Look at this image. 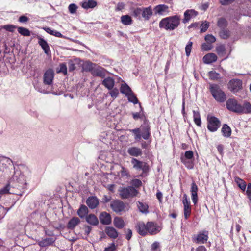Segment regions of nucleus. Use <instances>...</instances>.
I'll return each mask as SVG.
<instances>
[{
	"instance_id": "nucleus-1",
	"label": "nucleus",
	"mask_w": 251,
	"mask_h": 251,
	"mask_svg": "<svg viewBox=\"0 0 251 251\" xmlns=\"http://www.w3.org/2000/svg\"><path fill=\"white\" fill-rule=\"evenodd\" d=\"M136 229L139 234L145 236L148 233L150 235L156 234L161 230V228L153 222H148L146 224L144 222H139L137 224Z\"/></svg>"
},
{
	"instance_id": "nucleus-2",
	"label": "nucleus",
	"mask_w": 251,
	"mask_h": 251,
	"mask_svg": "<svg viewBox=\"0 0 251 251\" xmlns=\"http://www.w3.org/2000/svg\"><path fill=\"white\" fill-rule=\"evenodd\" d=\"M226 106L229 110L235 113H251V104L249 102H245L242 105L235 99L230 98L227 100Z\"/></svg>"
},
{
	"instance_id": "nucleus-3",
	"label": "nucleus",
	"mask_w": 251,
	"mask_h": 251,
	"mask_svg": "<svg viewBox=\"0 0 251 251\" xmlns=\"http://www.w3.org/2000/svg\"><path fill=\"white\" fill-rule=\"evenodd\" d=\"M180 16L175 15L162 19L159 22L160 28L167 30H173L177 28L180 24Z\"/></svg>"
},
{
	"instance_id": "nucleus-4",
	"label": "nucleus",
	"mask_w": 251,
	"mask_h": 251,
	"mask_svg": "<svg viewBox=\"0 0 251 251\" xmlns=\"http://www.w3.org/2000/svg\"><path fill=\"white\" fill-rule=\"evenodd\" d=\"M209 90L212 96L217 101L223 102L226 100V97L225 93L218 85L210 84Z\"/></svg>"
},
{
	"instance_id": "nucleus-5",
	"label": "nucleus",
	"mask_w": 251,
	"mask_h": 251,
	"mask_svg": "<svg viewBox=\"0 0 251 251\" xmlns=\"http://www.w3.org/2000/svg\"><path fill=\"white\" fill-rule=\"evenodd\" d=\"M119 192L121 198L122 199L133 197L136 196L138 193V191L131 186L120 188L119 189Z\"/></svg>"
},
{
	"instance_id": "nucleus-6",
	"label": "nucleus",
	"mask_w": 251,
	"mask_h": 251,
	"mask_svg": "<svg viewBox=\"0 0 251 251\" xmlns=\"http://www.w3.org/2000/svg\"><path fill=\"white\" fill-rule=\"evenodd\" d=\"M208 129L211 132L216 131L220 126V122L214 116H208Z\"/></svg>"
},
{
	"instance_id": "nucleus-7",
	"label": "nucleus",
	"mask_w": 251,
	"mask_h": 251,
	"mask_svg": "<svg viewBox=\"0 0 251 251\" xmlns=\"http://www.w3.org/2000/svg\"><path fill=\"white\" fill-rule=\"evenodd\" d=\"M242 88V82L238 79H233L228 83V88L233 92H237Z\"/></svg>"
},
{
	"instance_id": "nucleus-8",
	"label": "nucleus",
	"mask_w": 251,
	"mask_h": 251,
	"mask_svg": "<svg viewBox=\"0 0 251 251\" xmlns=\"http://www.w3.org/2000/svg\"><path fill=\"white\" fill-rule=\"evenodd\" d=\"M110 207L115 212L120 213L124 210L125 205L123 201L120 200H115L111 202Z\"/></svg>"
},
{
	"instance_id": "nucleus-9",
	"label": "nucleus",
	"mask_w": 251,
	"mask_h": 251,
	"mask_svg": "<svg viewBox=\"0 0 251 251\" xmlns=\"http://www.w3.org/2000/svg\"><path fill=\"white\" fill-rule=\"evenodd\" d=\"M183 204L184 205V215L186 219H187L190 216L191 211L190 202L187 198L186 194L183 195Z\"/></svg>"
},
{
	"instance_id": "nucleus-10",
	"label": "nucleus",
	"mask_w": 251,
	"mask_h": 251,
	"mask_svg": "<svg viewBox=\"0 0 251 251\" xmlns=\"http://www.w3.org/2000/svg\"><path fill=\"white\" fill-rule=\"evenodd\" d=\"M54 72L52 69H48L44 73L43 82L46 85H50L52 84L54 78Z\"/></svg>"
},
{
	"instance_id": "nucleus-11",
	"label": "nucleus",
	"mask_w": 251,
	"mask_h": 251,
	"mask_svg": "<svg viewBox=\"0 0 251 251\" xmlns=\"http://www.w3.org/2000/svg\"><path fill=\"white\" fill-rule=\"evenodd\" d=\"M131 163L133 168L136 170H142L143 172H146L148 170V166L146 163L139 161L136 158H132Z\"/></svg>"
},
{
	"instance_id": "nucleus-12",
	"label": "nucleus",
	"mask_w": 251,
	"mask_h": 251,
	"mask_svg": "<svg viewBox=\"0 0 251 251\" xmlns=\"http://www.w3.org/2000/svg\"><path fill=\"white\" fill-rule=\"evenodd\" d=\"M198 188L195 182H193L191 184V193L192 201L194 204H196L198 202L197 192Z\"/></svg>"
},
{
	"instance_id": "nucleus-13",
	"label": "nucleus",
	"mask_w": 251,
	"mask_h": 251,
	"mask_svg": "<svg viewBox=\"0 0 251 251\" xmlns=\"http://www.w3.org/2000/svg\"><path fill=\"white\" fill-rule=\"evenodd\" d=\"M198 14V12L194 10H187L184 13V18L183 19V22L186 23L192 18L196 17Z\"/></svg>"
},
{
	"instance_id": "nucleus-14",
	"label": "nucleus",
	"mask_w": 251,
	"mask_h": 251,
	"mask_svg": "<svg viewBox=\"0 0 251 251\" xmlns=\"http://www.w3.org/2000/svg\"><path fill=\"white\" fill-rule=\"evenodd\" d=\"M208 238L207 233L204 232L198 234L194 240L197 244H203L207 241Z\"/></svg>"
},
{
	"instance_id": "nucleus-15",
	"label": "nucleus",
	"mask_w": 251,
	"mask_h": 251,
	"mask_svg": "<svg viewBox=\"0 0 251 251\" xmlns=\"http://www.w3.org/2000/svg\"><path fill=\"white\" fill-rule=\"evenodd\" d=\"M105 74L106 71L105 69L97 65H96L92 72V74L93 75L100 76V77H104L105 76Z\"/></svg>"
},
{
	"instance_id": "nucleus-16",
	"label": "nucleus",
	"mask_w": 251,
	"mask_h": 251,
	"mask_svg": "<svg viewBox=\"0 0 251 251\" xmlns=\"http://www.w3.org/2000/svg\"><path fill=\"white\" fill-rule=\"evenodd\" d=\"M102 84L107 89L112 90L115 85V80L111 77H107L102 81Z\"/></svg>"
},
{
	"instance_id": "nucleus-17",
	"label": "nucleus",
	"mask_w": 251,
	"mask_h": 251,
	"mask_svg": "<svg viewBox=\"0 0 251 251\" xmlns=\"http://www.w3.org/2000/svg\"><path fill=\"white\" fill-rule=\"evenodd\" d=\"M86 203L89 208L94 209L99 205V201L96 197H90L87 199Z\"/></svg>"
},
{
	"instance_id": "nucleus-18",
	"label": "nucleus",
	"mask_w": 251,
	"mask_h": 251,
	"mask_svg": "<svg viewBox=\"0 0 251 251\" xmlns=\"http://www.w3.org/2000/svg\"><path fill=\"white\" fill-rule=\"evenodd\" d=\"M168 6L164 4L157 5L154 8V13L161 15H163L166 12L168 13Z\"/></svg>"
},
{
	"instance_id": "nucleus-19",
	"label": "nucleus",
	"mask_w": 251,
	"mask_h": 251,
	"mask_svg": "<svg viewBox=\"0 0 251 251\" xmlns=\"http://www.w3.org/2000/svg\"><path fill=\"white\" fill-rule=\"evenodd\" d=\"M128 153L131 156L137 157L142 154V151L139 148L136 147H130L127 150Z\"/></svg>"
},
{
	"instance_id": "nucleus-20",
	"label": "nucleus",
	"mask_w": 251,
	"mask_h": 251,
	"mask_svg": "<svg viewBox=\"0 0 251 251\" xmlns=\"http://www.w3.org/2000/svg\"><path fill=\"white\" fill-rule=\"evenodd\" d=\"M217 59L216 55L213 53H208L203 57V61L204 63L210 64L215 62Z\"/></svg>"
},
{
	"instance_id": "nucleus-21",
	"label": "nucleus",
	"mask_w": 251,
	"mask_h": 251,
	"mask_svg": "<svg viewBox=\"0 0 251 251\" xmlns=\"http://www.w3.org/2000/svg\"><path fill=\"white\" fill-rule=\"evenodd\" d=\"M100 222L102 224L108 225L111 223V218L109 214L103 212H102L100 216Z\"/></svg>"
},
{
	"instance_id": "nucleus-22",
	"label": "nucleus",
	"mask_w": 251,
	"mask_h": 251,
	"mask_svg": "<svg viewBox=\"0 0 251 251\" xmlns=\"http://www.w3.org/2000/svg\"><path fill=\"white\" fill-rule=\"evenodd\" d=\"M106 234L111 238H116L118 236L117 231L113 227L108 226L105 229Z\"/></svg>"
},
{
	"instance_id": "nucleus-23",
	"label": "nucleus",
	"mask_w": 251,
	"mask_h": 251,
	"mask_svg": "<svg viewBox=\"0 0 251 251\" xmlns=\"http://www.w3.org/2000/svg\"><path fill=\"white\" fill-rule=\"evenodd\" d=\"M86 220L87 223L93 226H97L99 224L97 217L94 214H89L86 217Z\"/></svg>"
},
{
	"instance_id": "nucleus-24",
	"label": "nucleus",
	"mask_w": 251,
	"mask_h": 251,
	"mask_svg": "<svg viewBox=\"0 0 251 251\" xmlns=\"http://www.w3.org/2000/svg\"><path fill=\"white\" fill-rule=\"evenodd\" d=\"M38 43L41 46L46 54H49L50 52L49 46L46 41L41 38H40Z\"/></svg>"
},
{
	"instance_id": "nucleus-25",
	"label": "nucleus",
	"mask_w": 251,
	"mask_h": 251,
	"mask_svg": "<svg viewBox=\"0 0 251 251\" xmlns=\"http://www.w3.org/2000/svg\"><path fill=\"white\" fill-rule=\"evenodd\" d=\"M80 222V219L76 217L72 218L68 222L67 228L69 229H73Z\"/></svg>"
},
{
	"instance_id": "nucleus-26",
	"label": "nucleus",
	"mask_w": 251,
	"mask_h": 251,
	"mask_svg": "<svg viewBox=\"0 0 251 251\" xmlns=\"http://www.w3.org/2000/svg\"><path fill=\"white\" fill-rule=\"evenodd\" d=\"M152 15V11L151 6L142 9V15L145 19L148 20Z\"/></svg>"
},
{
	"instance_id": "nucleus-27",
	"label": "nucleus",
	"mask_w": 251,
	"mask_h": 251,
	"mask_svg": "<svg viewBox=\"0 0 251 251\" xmlns=\"http://www.w3.org/2000/svg\"><path fill=\"white\" fill-rule=\"evenodd\" d=\"M54 241L53 238H47L39 241L38 244L42 247H47L53 244Z\"/></svg>"
},
{
	"instance_id": "nucleus-28",
	"label": "nucleus",
	"mask_w": 251,
	"mask_h": 251,
	"mask_svg": "<svg viewBox=\"0 0 251 251\" xmlns=\"http://www.w3.org/2000/svg\"><path fill=\"white\" fill-rule=\"evenodd\" d=\"M141 138L145 140H147L150 137V127L147 125L143 127L141 129Z\"/></svg>"
},
{
	"instance_id": "nucleus-29",
	"label": "nucleus",
	"mask_w": 251,
	"mask_h": 251,
	"mask_svg": "<svg viewBox=\"0 0 251 251\" xmlns=\"http://www.w3.org/2000/svg\"><path fill=\"white\" fill-rule=\"evenodd\" d=\"M113 224L117 228L121 229L125 226L124 220L120 217H115L113 220Z\"/></svg>"
},
{
	"instance_id": "nucleus-30",
	"label": "nucleus",
	"mask_w": 251,
	"mask_h": 251,
	"mask_svg": "<svg viewBox=\"0 0 251 251\" xmlns=\"http://www.w3.org/2000/svg\"><path fill=\"white\" fill-rule=\"evenodd\" d=\"M97 5V2L94 0H88L82 3V7L86 9L94 8Z\"/></svg>"
},
{
	"instance_id": "nucleus-31",
	"label": "nucleus",
	"mask_w": 251,
	"mask_h": 251,
	"mask_svg": "<svg viewBox=\"0 0 251 251\" xmlns=\"http://www.w3.org/2000/svg\"><path fill=\"white\" fill-rule=\"evenodd\" d=\"M88 213V209L86 206L82 205L77 211L78 215L81 218H84Z\"/></svg>"
},
{
	"instance_id": "nucleus-32",
	"label": "nucleus",
	"mask_w": 251,
	"mask_h": 251,
	"mask_svg": "<svg viewBox=\"0 0 251 251\" xmlns=\"http://www.w3.org/2000/svg\"><path fill=\"white\" fill-rule=\"evenodd\" d=\"M120 92L121 93L127 95L129 93H131L132 91L129 86L126 83H124L121 84L120 87Z\"/></svg>"
},
{
	"instance_id": "nucleus-33",
	"label": "nucleus",
	"mask_w": 251,
	"mask_h": 251,
	"mask_svg": "<svg viewBox=\"0 0 251 251\" xmlns=\"http://www.w3.org/2000/svg\"><path fill=\"white\" fill-rule=\"evenodd\" d=\"M221 131L224 136L226 137H229L230 136L231 130L226 124H224L223 126Z\"/></svg>"
},
{
	"instance_id": "nucleus-34",
	"label": "nucleus",
	"mask_w": 251,
	"mask_h": 251,
	"mask_svg": "<svg viewBox=\"0 0 251 251\" xmlns=\"http://www.w3.org/2000/svg\"><path fill=\"white\" fill-rule=\"evenodd\" d=\"M121 21L122 23L125 25H130L132 22L131 17L128 15L122 16L121 17Z\"/></svg>"
},
{
	"instance_id": "nucleus-35",
	"label": "nucleus",
	"mask_w": 251,
	"mask_h": 251,
	"mask_svg": "<svg viewBox=\"0 0 251 251\" xmlns=\"http://www.w3.org/2000/svg\"><path fill=\"white\" fill-rule=\"evenodd\" d=\"M43 29L48 33H49L50 35H53L55 37L62 38L63 36L62 35V34L61 33H60L59 32H58L56 30H52L50 27H44Z\"/></svg>"
},
{
	"instance_id": "nucleus-36",
	"label": "nucleus",
	"mask_w": 251,
	"mask_h": 251,
	"mask_svg": "<svg viewBox=\"0 0 251 251\" xmlns=\"http://www.w3.org/2000/svg\"><path fill=\"white\" fill-rule=\"evenodd\" d=\"M234 180L242 190L244 191L246 189V183L245 181L240 178L239 177H235Z\"/></svg>"
},
{
	"instance_id": "nucleus-37",
	"label": "nucleus",
	"mask_w": 251,
	"mask_h": 251,
	"mask_svg": "<svg viewBox=\"0 0 251 251\" xmlns=\"http://www.w3.org/2000/svg\"><path fill=\"white\" fill-rule=\"evenodd\" d=\"M96 65V64L92 63L91 62H86L83 65V69L86 71L92 73Z\"/></svg>"
},
{
	"instance_id": "nucleus-38",
	"label": "nucleus",
	"mask_w": 251,
	"mask_h": 251,
	"mask_svg": "<svg viewBox=\"0 0 251 251\" xmlns=\"http://www.w3.org/2000/svg\"><path fill=\"white\" fill-rule=\"evenodd\" d=\"M193 118L195 123L199 126L201 125V120L199 111L193 110Z\"/></svg>"
},
{
	"instance_id": "nucleus-39",
	"label": "nucleus",
	"mask_w": 251,
	"mask_h": 251,
	"mask_svg": "<svg viewBox=\"0 0 251 251\" xmlns=\"http://www.w3.org/2000/svg\"><path fill=\"white\" fill-rule=\"evenodd\" d=\"M137 206L140 210L143 213H148V205L144 203L138 201Z\"/></svg>"
},
{
	"instance_id": "nucleus-40",
	"label": "nucleus",
	"mask_w": 251,
	"mask_h": 251,
	"mask_svg": "<svg viewBox=\"0 0 251 251\" xmlns=\"http://www.w3.org/2000/svg\"><path fill=\"white\" fill-rule=\"evenodd\" d=\"M18 32L24 36H30V31L27 28L23 27H19L17 28Z\"/></svg>"
},
{
	"instance_id": "nucleus-41",
	"label": "nucleus",
	"mask_w": 251,
	"mask_h": 251,
	"mask_svg": "<svg viewBox=\"0 0 251 251\" xmlns=\"http://www.w3.org/2000/svg\"><path fill=\"white\" fill-rule=\"evenodd\" d=\"M129 131L132 132L135 136V139L139 141L141 139V129L139 128L130 129Z\"/></svg>"
},
{
	"instance_id": "nucleus-42",
	"label": "nucleus",
	"mask_w": 251,
	"mask_h": 251,
	"mask_svg": "<svg viewBox=\"0 0 251 251\" xmlns=\"http://www.w3.org/2000/svg\"><path fill=\"white\" fill-rule=\"evenodd\" d=\"M227 25L226 20L223 18H220L217 22V25L221 28H225Z\"/></svg>"
},
{
	"instance_id": "nucleus-43",
	"label": "nucleus",
	"mask_w": 251,
	"mask_h": 251,
	"mask_svg": "<svg viewBox=\"0 0 251 251\" xmlns=\"http://www.w3.org/2000/svg\"><path fill=\"white\" fill-rule=\"evenodd\" d=\"M209 78L213 80H218L220 78V75L216 73L215 71H211L208 73Z\"/></svg>"
},
{
	"instance_id": "nucleus-44",
	"label": "nucleus",
	"mask_w": 251,
	"mask_h": 251,
	"mask_svg": "<svg viewBox=\"0 0 251 251\" xmlns=\"http://www.w3.org/2000/svg\"><path fill=\"white\" fill-rule=\"evenodd\" d=\"M126 96L128 97V99L130 102H131L134 104L138 103V100L132 92Z\"/></svg>"
},
{
	"instance_id": "nucleus-45",
	"label": "nucleus",
	"mask_w": 251,
	"mask_h": 251,
	"mask_svg": "<svg viewBox=\"0 0 251 251\" xmlns=\"http://www.w3.org/2000/svg\"><path fill=\"white\" fill-rule=\"evenodd\" d=\"M219 34L222 38L226 39L230 36V32L228 30L223 29L220 32Z\"/></svg>"
},
{
	"instance_id": "nucleus-46",
	"label": "nucleus",
	"mask_w": 251,
	"mask_h": 251,
	"mask_svg": "<svg viewBox=\"0 0 251 251\" xmlns=\"http://www.w3.org/2000/svg\"><path fill=\"white\" fill-rule=\"evenodd\" d=\"M17 180L18 182L21 184H26V177L23 173H21L19 175Z\"/></svg>"
},
{
	"instance_id": "nucleus-47",
	"label": "nucleus",
	"mask_w": 251,
	"mask_h": 251,
	"mask_svg": "<svg viewBox=\"0 0 251 251\" xmlns=\"http://www.w3.org/2000/svg\"><path fill=\"white\" fill-rule=\"evenodd\" d=\"M205 40L207 43L211 44L216 41V38L214 36L211 34H208L205 36Z\"/></svg>"
},
{
	"instance_id": "nucleus-48",
	"label": "nucleus",
	"mask_w": 251,
	"mask_h": 251,
	"mask_svg": "<svg viewBox=\"0 0 251 251\" xmlns=\"http://www.w3.org/2000/svg\"><path fill=\"white\" fill-rule=\"evenodd\" d=\"M209 23L206 21H204L201 25L200 31L201 32H205L209 27Z\"/></svg>"
},
{
	"instance_id": "nucleus-49",
	"label": "nucleus",
	"mask_w": 251,
	"mask_h": 251,
	"mask_svg": "<svg viewBox=\"0 0 251 251\" xmlns=\"http://www.w3.org/2000/svg\"><path fill=\"white\" fill-rule=\"evenodd\" d=\"M110 91L109 92V95L113 98L115 99L119 94V90L117 88H113L112 90H110Z\"/></svg>"
},
{
	"instance_id": "nucleus-50",
	"label": "nucleus",
	"mask_w": 251,
	"mask_h": 251,
	"mask_svg": "<svg viewBox=\"0 0 251 251\" xmlns=\"http://www.w3.org/2000/svg\"><path fill=\"white\" fill-rule=\"evenodd\" d=\"M78 7L75 4H71L68 7L69 11L71 14H75L76 13Z\"/></svg>"
},
{
	"instance_id": "nucleus-51",
	"label": "nucleus",
	"mask_w": 251,
	"mask_h": 251,
	"mask_svg": "<svg viewBox=\"0 0 251 251\" xmlns=\"http://www.w3.org/2000/svg\"><path fill=\"white\" fill-rule=\"evenodd\" d=\"M192 44H193L192 42L190 41L188 42V44L186 45V46L185 47L186 54L187 56L190 55Z\"/></svg>"
},
{
	"instance_id": "nucleus-52",
	"label": "nucleus",
	"mask_w": 251,
	"mask_h": 251,
	"mask_svg": "<svg viewBox=\"0 0 251 251\" xmlns=\"http://www.w3.org/2000/svg\"><path fill=\"white\" fill-rule=\"evenodd\" d=\"M16 26L12 25H4L3 28L10 32H13Z\"/></svg>"
},
{
	"instance_id": "nucleus-53",
	"label": "nucleus",
	"mask_w": 251,
	"mask_h": 251,
	"mask_svg": "<svg viewBox=\"0 0 251 251\" xmlns=\"http://www.w3.org/2000/svg\"><path fill=\"white\" fill-rule=\"evenodd\" d=\"M212 49V46L210 44L208 43H205L202 44L201 45V49L204 51H208Z\"/></svg>"
},
{
	"instance_id": "nucleus-54",
	"label": "nucleus",
	"mask_w": 251,
	"mask_h": 251,
	"mask_svg": "<svg viewBox=\"0 0 251 251\" xmlns=\"http://www.w3.org/2000/svg\"><path fill=\"white\" fill-rule=\"evenodd\" d=\"M216 51L219 55H222L225 51V49L224 46L220 45L216 49Z\"/></svg>"
},
{
	"instance_id": "nucleus-55",
	"label": "nucleus",
	"mask_w": 251,
	"mask_h": 251,
	"mask_svg": "<svg viewBox=\"0 0 251 251\" xmlns=\"http://www.w3.org/2000/svg\"><path fill=\"white\" fill-rule=\"evenodd\" d=\"M60 69L58 71V72H62L64 75L67 74V67L65 64L62 63L59 66Z\"/></svg>"
},
{
	"instance_id": "nucleus-56",
	"label": "nucleus",
	"mask_w": 251,
	"mask_h": 251,
	"mask_svg": "<svg viewBox=\"0 0 251 251\" xmlns=\"http://www.w3.org/2000/svg\"><path fill=\"white\" fill-rule=\"evenodd\" d=\"M9 186L10 185L8 184H7L4 188L0 189V194H5L7 193H10L9 192Z\"/></svg>"
},
{
	"instance_id": "nucleus-57",
	"label": "nucleus",
	"mask_w": 251,
	"mask_h": 251,
	"mask_svg": "<svg viewBox=\"0 0 251 251\" xmlns=\"http://www.w3.org/2000/svg\"><path fill=\"white\" fill-rule=\"evenodd\" d=\"M142 14V9L140 8H137L133 10V14L136 17H139Z\"/></svg>"
},
{
	"instance_id": "nucleus-58",
	"label": "nucleus",
	"mask_w": 251,
	"mask_h": 251,
	"mask_svg": "<svg viewBox=\"0 0 251 251\" xmlns=\"http://www.w3.org/2000/svg\"><path fill=\"white\" fill-rule=\"evenodd\" d=\"M193 152L191 151H186L185 153L184 156L186 159H191L193 157Z\"/></svg>"
},
{
	"instance_id": "nucleus-59",
	"label": "nucleus",
	"mask_w": 251,
	"mask_h": 251,
	"mask_svg": "<svg viewBox=\"0 0 251 251\" xmlns=\"http://www.w3.org/2000/svg\"><path fill=\"white\" fill-rule=\"evenodd\" d=\"M132 184L135 187H139L142 185V182L140 180L138 179H135L132 180Z\"/></svg>"
},
{
	"instance_id": "nucleus-60",
	"label": "nucleus",
	"mask_w": 251,
	"mask_h": 251,
	"mask_svg": "<svg viewBox=\"0 0 251 251\" xmlns=\"http://www.w3.org/2000/svg\"><path fill=\"white\" fill-rule=\"evenodd\" d=\"M116 248L115 244L113 243L111 244L110 246L105 248L103 251H115Z\"/></svg>"
},
{
	"instance_id": "nucleus-61",
	"label": "nucleus",
	"mask_w": 251,
	"mask_h": 251,
	"mask_svg": "<svg viewBox=\"0 0 251 251\" xmlns=\"http://www.w3.org/2000/svg\"><path fill=\"white\" fill-rule=\"evenodd\" d=\"M159 246V244L157 242H154L151 245V250L152 251H159V250H158V248Z\"/></svg>"
},
{
	"instance_id": "nucleus-62",
	"label": "nucleus",
	"mask_w": 251,
	"mask_h": 251,
	"mask_svg": "<svg viewBox=\"0 0 251 251\" xmlns=\"http://www.w3.org/2000/svg\"><path fill=\"white\" fill-rule=\"evenodd\" d=\"M121 175L122 176H129V173L127 170L124 167H122V170L120 171Z\"/></svg>"
},
{
	"instance_id": "nucleus-63",
	"label": "nucleus",
	"mask_w": 251,
	"mask_h": 251,
	"mask_svg": "<svg viewBox=\"0 0 251 251\" xmlns=\"http://www.w3.org/2000/svg\"><path fill=\"white\" fill-rule=\"evenodd\" d=\"M235 0H220L222 5H226L232 3Z\"/></svg>"
},
{
	"instance_id": "nucleus-64",
	"label": "nucleus",
	"mask_w": 251,
	"mask_h": 251,
	"mask_svg": "<svg viewBox=\"0 0 251 251\" xmlns=\"http://www.w3.org/2000/svg\"><path fill=\"white\" fill-rule=\"evenodd\" d=\"M29 20V18L24 15L21 16L19 18V21L21 23H26Z\"/></svg>"
}]
</instances>
